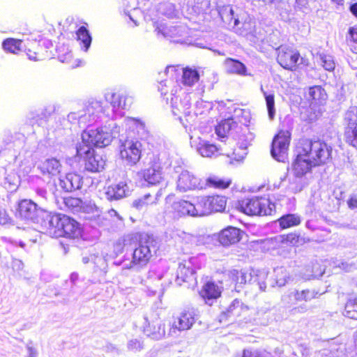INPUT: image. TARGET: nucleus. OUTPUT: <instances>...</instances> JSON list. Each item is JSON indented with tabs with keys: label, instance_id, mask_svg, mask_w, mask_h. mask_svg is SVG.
I'll return each mask as SVG.
<instances>
[{
	"label": "nucleus",
	"instance_id": "nucleus-1",
	"mask_svg": "<svg viewBox=\"0 0 357 357\" xmlns=\"http://www.w3.org/2000/svg\"><path fill=\"white\" fill-rule=\"evenodd\" d=\"M120 127L114 121L96 129L87 128L82 134V145L102 148L108 146L114 138L119 136Z\"/></svg>",
	"mask_w": 357,
	"mask_h": 357
},
{
	"label": "nucleus",
	"instance_id": "nucleus-2",
	"mask_svg": "<svg viewBox=\"0 0 357 357\" xmlns=\"http://www.w3.org/2000/svg\"><path fill=\"white\" fill-rule=\"evenodd\" d=\"M165 74L169 77L170 79L161 81L158 86L162 96H167L169 89L175 84L174 79H177L178 76L182 74V84L186 86H192L199 79V74L195 69L191 68H182L179 66H169L165 69Z\"/></svg>",
	"mask_w": 357,
	"mask_h": 357
},
{
	"label": "nucleus",
	"instance_id": "nucleus-3",
	"mask_svg": "<svg viewBox=\"0 0 357 357\" xmlns=\"http://www.w3.org/2000/svg\"><path fill=\"white\" fill-rule=\"evenodd\" d=\"M300 149H303L315 166L325 164L331 158L333 149L323 141L305 139L302 142Z\"/></svg>",
	"mask_w": 357,
	"mask_h": 357
},
{
	"label": "nucleus",
	"instance_id": "nucleus-4",
	"mask_svg": "<svg viewBox=\"0 0 357 357\" xmlns=\"http://www.w3.org/2000/svg\"><path fill=\"white\" fill-rule=\"evenodd\" d=\"M157 249V242L153 236L148 234L142 235L137 246L133 251L130 264L140 268L146 266Z\"/></svg>",
	"mask_w": 357,
	"mask_h": 357
},
{
	"label": "nucleus",
	"instance_id": "nucleus-5",
	"mask_svg": "<svg viewBox=\"0 0 357 357\" xmlns=\"http://www.w3.org/2000/svg\"><path fill=\"white\" fill-rule=\"evenodd\" d=\"M237 208L248 215H271L275 211V204L263 197L245 198L238 202Z\"/></svg>",
	"mask_w": 357,
	"mask_h": 357
},
{
	"label": "nucleus",
	"instance_id": "nucleus-6",
	"mask_svg": "<svg viewBox=\"0 0 357 357\" xmlns=\"http://www.w3.org/2000/svg\"><path fill=\"white\" fill-rule=\"evenodd\" d=\"M220 15L229 28L234 29L235 31L237 32L241 27L248 29L249 24L246 22L247 14L239 8L225 6L220 10Z\"/></svg>",
	"mask_w": 357,
	"mask_h": 357
},
{
	"label": "nucleus",
	"instance_id": "nucleus-7",
	"mask_svg": "<svg viewBox=\"0 0 357 357\" xmlns=\"http://www.w3.org/2000/svg\"><path fill=\"white\" fill-rule=\"evenodd\" d=\"M170 96L171 98V107L172 113L174 116H178V119L181 121V114H183L185 117L192 118L190 113L191 107V97L189 93H183L182 96L178 98L176 96V94L178 91H181V86L178 84L174 85L172 88H170Z\"/></svg>",
	"mask_w": 357,
	"mask_h": 357
},
{
	"label": "nucleus",
	"instance_id": "nucleus-8",
	"mask_svg": "<svg viewBox=\"0 0 357 357\" xmlns=\"http://www.w3.org/2000/svg\"><path fill=\"white\" fill-rule=\"evenodd\" d=\"M76 149L77 155L84 158L86 170L98 172L104 169L105 160L101 155L96 153L92 147L79 144Z\"/></svg>",
	"mask_w": 357,
	"mask_h": 357
},
{
	"label": "nucleus",
	"instance_id": "nucleus-9",
	"mask_svg": "<svg viewBox=\"0 0 357 357\" xmlns=\"http://www.w3.org/2000/svg\"><path fill=\"white\" fill-rule=\"evenodd\" d=\"M195 313L193 310H184L173 317L170 324L169 333L176 335L177 332L190 330L195 323Z\"/></svg>",
	"mask_w": 357,
	"mask_h": 357
},
{
	"label": "nucleus",
	"instance_id": "nucleus-10",
	"mask_svg": "<svg viewBox=\"0 0 357 357\" xmlns=\"http://www.w3.org/2000/svg\"><path fill=\"white\" fill-rule=\"evenodd\" d=\"M290 141V132L288 130H280L274 137L272 142L271 155L279 162H284L287 159Z\"/></svg>",
	"mask_w": 357,
	"mask_h": 357
},
{
	"label": "nucleus",
	"instance_id": "nucleus-11",
	"mask_svg": "<svg viewBox=\"0 0 357 357\" xmlns=\"http://www.w3.org/2000/svg\"><path fill=\"white\" fill-rule=\"evenodd\" d=\"M61 214H51L44 211L40 222L41 231L53 238L60 237L59 231L61 223Z\"/></svg>",
	"mask_w": 357,
	"mask_h": 357
},
{
	"label": "nucleus",
	"instance_id": "nucleus-12",
	"mask_svg": "<svg viewBox=\"0 0 357 357\" xmlns=\"http://www.w3.org/2000/svg\"><path fill=\"white\" fill-rule=\"evenodd\" d=\"M142 144L139 141L126 140L121 147L120 155L129 165H135L141 158Z\"/></svg>",
	"mask_w": 357,
	"mask_h": 357
},
{
	"label": "nucleus",
	"instance_id": "nucleus-13",
	"mask_svg": "<svg viewBox=\"0 0 357 357\" xmlns=\"http://www.w3.org/2000/svg\"><path fill=\"white\" fill-rule=\"evenodd\" d=\"M299 59L298 52L289 47L281 45L278 50V61L285 69L295 70Z\"/></svg>",
	"mask_w": 357,
	"mask_h": 357
},
{
	"label": "nucleus",
	"instance_id": "nucleus-14",
	"mask_svg": "<svg viewBox=\"0 0 357 357\" xmlns=\"http://www.w3.org/2000/svg\"><path fill=\"white\" fill-rule=\"evenodd\" d=\"M177 188L181 192L202 189L204 184L201 180L188 170H183L179 174L176 181Z\"/></svg>",
	"mask_w": 357,
	"mask_h": 357
},
{
	"label": "nucleus",
	"instance_id": "nucleus-15",
	"mask_svg": "<svg viewBox=\"0 0 357 357\" xmlns=\"http://www.w3.org/2000/svg\"><path fill=\"white\" fill-rule=\"evenodd\" d=\"M44 211L31 200L23 199L18 204L16 214L22 220L34 221Z\"/></svg>",
	"mask_w": 357,
	"mask_h": 357
},
{
	"label": "nucleus",
	"instance_id": "nucleus-16",
	"mask_svg": "<svg viewBox=\"0 0 357 357\" xmlns=\"http://www.w3.org/2000/svg\"><path fill=\"white\" fill-rule=\"evenodd\" d=\"M132 190L131 181L125 179L109 185L106 190L105 195L108 200H118L129 196Z\"/></svg>",
	"mask_w": 357,
	"mask_h": 357
},
{
	"label": "nucleus",
	"instance_id": "nucleus-17",
	"mask_svg": "<svg viewBox=\"0 0 357 357\" xmlns=\"http://www.w3.org/2000/svg\"><path fill=\"white\" fill-rule=\"evenodd\" d=\"M144 333L153 340H160L165 335V324L157 316L151 319L144 317Z\"/></svg>",
	"mask_w": 357,
	"mask_h": 357
},
{
	"label": "nucleus",
	"instance_id": "nucleus-18",
	"mask_svg": "<svg viewBox=\"0 0 357 357\" xmlns=\"http://www.w3.org/2000/svg\"><path fill=\"white\" fill-rule=\"evenodd\" d=\"M314 166L311 160L305 154L302 149L298 147V154L292 164V169L296 177H302L309 172L312 167Z\"/></svg>",
	"mask_w": 357,
	"mask_h": 357
},
{
	"label": "nucleus",
	"instance_id": "nucleus-19",
	"mask_svg": "<svg viewBox=\"0 0 357 357\" xmlns=\"http://www.w3.org/2000/svg\"><path fill=\"white\" fill-rule=\"evenodd\" d=\"M149 184L155 185L162 179V168L158 162H151L148 167L138 173Z\"/></svg>",
	"mask_w": 357,
	"mask_h": 357
},
{
	"label": "nucleus",
	"instance_id": "nucleus-20",
	"mask_svg": "<svg viewBox=\"0 0 357 357\" xmlns=\"http://www.w3.org/2000/svg\"><path fill=\"white\" fill-rule=\"evenodd\" d=\"M105 100L112 107L113 109H126L132 102L130 97H128L124 91H110L105 96Z\"/></svg>",
	"mask_w": 357,
	"mask_h": 357
},
{
	"label": "nucleus",
	"instance_id": "nucleus-21",
	"mask_svg": "<svg viewBox=\"0 0 357 357\" xmlns=\"http://www.w3.org/2000/svg\"><path fill=\"white\" fill-rule=\"evenodd\" d=\"M63 204L65 206L73 213L84 212L86 213H93V217L100 218V211H90L96 209L93 206H85L83 201L77 197H66L63 198Z\"/></svg>",
	"mask_w": 357,
	"mask_h": 357
},
{
	"label": "nucleus",
	"instance_id": "nucleus-22",
	"mask_svg": "<svg viewBox=\"0 0 357 357\" xmlns=\"http://www.w3.org/2000/svg\"><path fill=\"white\" fill-rule=\"evenodd\" d=\"M61 224V226L59 229V231H61V234H60V237L65 236L74 238L79 235V224L74 219L67 215H62Z\"/></svg>",
	"mask_w": 357,
	"mask_h": 357
},
{
	"label": "nucleus",
	"instance_id": "nucleus-23",
	"mask_svg": "<svg viewBox=\"0 0 357 357\" xmlns=\"http://www.w3.org/2000/svg\"><path fill=\"white\" fill-rule=\"evenodd\" d=\"M241 231L234 227L222 229L218 236L219 242L224 246H229L238 243L241 238Z\"/></svg>",
	"mask_w": 357,
	"mask_h": 357
},
{
	"label": "nucleus",
	"instance_id": "nucleus-24",
	"mask_svg": "<svg viewBox=\"0 0 357 357\" xmlns=\"http://www.w3.org/2000/svg\"><path fill=\"white\" fill-rule=\"evenodd\" d=\"M191 144L192 146L195 147L197 152L203 157H212L220 150L215 145L210 144L200 137L195 139L191 137Z\"/></svg>",
	"mask_w": 357,
	"mask_h": 357
},
{
	"label": "nucleus",
	"instance_id": "nucleus-25",
	"mask_svg": "<svg viewBox=\"0 0 357 357\" xmlns=\"http://www.w3.org/2000/svg\"><path fill=\"white\" fill-rule=\"evenodd\" d=\"M250 135L251 136V134ZM251 140V137L248 138V137L245 136V135H242L239 137L238 139V146L233 149L231 151H226L222 154H225L234 160L238 161L241 160L247 155V148Z\"/></svg>",
	"mask_w": 357,
	"mask_h": 357
},
{
	"label": "nucleus",
	"instance_id": "nucleus-26",
	"mask_svg": "<svg viewBox=\"0 0 357 357\" xmlns=\"http://www.w3.org/2000/svg\"><path fill=\"white\" fill-rule=\"evenodd\" d=\"M82 185V178L77 174L68 173L59 179V185L66 192L78 190Z\"/></svg>",
	"mask_w": 357,
	"mask_h": 357
},
{
	"label": "nucleus",
	"instance_id": "nucleus-27",
	"mask_svg": "<svg viewBox=\"0 0 357 357\" xmlns=\"http://www.w3.org/2000/svg\"><path fill=\"white\" fill-rule=\"evenodd\" d=\"M221 291L218 285L214 282H208L205 284L201 291L200 296L204 299L206 304L211 305L213 301L220 296Z\"/></svg>",
	"mask_w": 357,
	"mask_h": 357
},
{
	"label": "nucleus",
	"instance_id": "nucleus-28",
	"mask_svg": "<svg viewBox=\"0 0 357 357\" xmlns=\"http://www.w3.org/2000/svg\"><path fill=\"white\" fill-rule=\"evenodd\" d=\"M67 119L71 123H77L80 128L88 126L96 121V119L89 118V114L84 109L77 112H73L68 114Z\"/></svg>",
	"mask_w": 357,
	"mask_h": 357
},
{
	"label": "nucleus",
	"instance_id": "nucleus-29",
	"mask_svg": "<svg viewBox=\"0 0 357 357\" xmlns=\"http://www.w3.org/2000/svg\"><path fill=\"white\" fill-rule=\"evenodd\" d=\"M195 280V271L190 267V263H180L176 271V282L181 285L184 282H191Z\"/></svg>",
	"mask_w": 357,
	"mask_h": 357
},
{
	"label": "nucleus",
	"instance_id": "nucleus-30",
	"mask_svg": "<svg viewBox=\"0 0 357 357\" xmlns=\"http://www.w3.org/2000/svg\"><path fill=\"white\" fill-rule=\"evenodd\" d=\"M316 293L309 289L298 291L294 290L287 294H284L282 296V301L284 303L288 304V301L291 296L294 298L296 301H308L315 298Z\"/></svg>",
	"mask_w": 357,
	"mask_h": 357
},
{
	"label": "nucleus",
	"instance_id": "nucleus-31",
	"mask_svg": "<svg viewBox=\"0 0 357 357\" xmlns=\"http://www.w3.org/2000/svg\"><path fill=\"white\" fill-rule=\"evenodd\" d=\"M192 204L195 217H202L211 214L208 197H198Z\"/></svg>",
	"mask_w": 357,
	"mask_h": 357
},
{
	"label": "nucleus",
	"instance_id": "nucleus-32",
	"mask_svg": "<svg viewBox=\"0 0 357 357\" xmlns=\"http://www.w3.org/2000/svg\"><path fill=\"white\" fill-rule=\"evenodd\" d=\"M43 174L56 176L60 173L61 165L55 158L45 160L39 167Z\"/></svg>",
	"mask_w": 357,
	"mask_h": 357
},
{
	"label": "nucleus",
	"instance_id": "nucleus-33",
	"mask_svg": "<svg viewBox=\"0 0 357 357\" xmlns=\"http://www.w3.org/2000/svg\"><path fill=\"white\" fill-rule=\"evenodd\" d=\"M273 280L270 282V285L274 287L275 285L281 287H284L290 279V276L286 268L284 267H277L273 271Z\"/></svg>",
	"mask_w": 357,
	"mask_h": 357
},
{
	"label": "nucleus",
	"instance_id": "nucleus-34",
	"mask_svg": "<svg viewBox=\"0 0 357 357\" xmlns=\"http://www.w3.org/2000/svg\"><path fill=\"white\" fill-rule=\"evenodd\" d=\"M172 208L177 212L178 215H189L195 217L193 204L188 201L179 200L174 202L172 204Z\"/></svg>",
	"mask_w": 357,
	"mask_h": 357
},
{
	"label": "nucleus",
	"instance_id": "nucleus-35",
	"mask_svg": "<svg viewBox=\"0 0 357 357\" xmlns=\"http://www.w3.org/2000/svg\"><path fill=\"white\" fill-rule=\"evenodd\" d=\"M83 109L89 114V119L91 117L92 119H96V121L103 112L102 102L96 100L89 101Z\"/></svg>",
	"mask_w": 357,
	"mask_h": 357
},
{
	"label": "nucleus",
	"instance_id": "nucleus-36",
	"mask_svg": "<svg viewBox=\"0 0 357 357\" xmlns=\"http://www.w3.org/2000/svg\"><path fill=\"white\" fill-rule=\"evenodd\" d=\"M344 315L348 318L357 319V296L350 294L347 300Z\"/></svg>",
	"mask_w": 357,
	"mask_h": 357
},
{
	"label": "nucleus",
	"instance_id": "nucleus-37",
	"mask_svg": "<svg viewBox=\"0 0 357 357\" xmlns=\"http://www.w3.org/2000/svg\"><path fill=\"white\" fill-rule=\"evenodd\" d=\"M155 31L165 38H173L181 36V28L175 26H167L162 23L156 26Z\"/></svg>",
	"mask_w": 357,
	"mask_h": 357
},
{
	"label": "nucleus",
	"instance_id": "nucleus-38",
	"mask_svg": "<svg viewBox=\"0 0 357 357\" xmlns=\"http://www.w3.org/2000/svg\"><path fill=\"white\" fill-rule=\"evenodd\" d=\"M159 195L157 194L153 197L151 194L148 193L144 196L133 201L132 206L137 210H142L149 205L156 204L158 200Z\"/></svg>",
	"mask_w": 357,
	"mask_h": 357
},
{
	"label": "nucleus",
	"instance_id": "nucleus-39",
	"mask_svg": "<svg viewBox=\"0 0 357 357\" xmlns=\"http://www.w3.org/2000/svg\"><path fill=\"white\" fill-rule=\"evenodd\" d=\"M225 66L228 73L241 75H245L246 68L245 65L237 60L227 59L225 61Z\"/></svg>",
	"mask_w": 357,
	"mask_h": 357
},
{
	"label": "nucleus",
	"instance_id": "nucleus-40",
	"mask_svg": "<svg viewBox=\"0 0 357 357\" xmlns=\"http://www.w3.org/2000/svg\"><path fill=\"white\" fill-rule=\"evenodd\" d=\"M211 213L223 211L226 207L227 199L224 196L215 195L208 197Z\"/></svg>",
	"mask_w": 357,
	"mask_h": 357
},
{
	"label": "nucleus",
	"instance_id": "nucleus-41",
	"mask_svg": "<svg viewBox=\"0 0 357 357\" xmlns=\"http://www.w3.org/2000/svg\"><path fill=\"white\" fill-rule=\"evenodd\" d=\"M236 126L232 119H225L215 127V132L220 138H225Z\"/></svg>",
	"mask_w": 357,
	"mask_h": 357
},
{
	"label": "nucleus",
	"instance_id": "nucleus-42",
	"mask_svg": "<svg viewBox=\"0 0 357 357\" xmlns=\"http://www.w3.org/2000/svg\"><path fill=\"white\" fill-rule=\"evenodd\" d=\"M231 183L229 178H224L215 175L208 176L206 181L208 186L218 189H226Z\"/></svg>",
	"mask_w": 357,
	"mask_h": 357
},
{
	"label": "nucleus",
	"instance_id": "nucleus-43",
	"mask_svg": "<svg viewBox=\"0 0 357 357\" xmlns=\"http://www.w3.org/2000/svg\"><path fill=\"white\" fill-rule=\"evenodd\" d=\"M343 123L344 130L351 129L357 127V107H351L345 112L344 116Z\"/></svg>",
	"mask_w": 357,
	"mask_h": 357
},
{
	"label": "nucleus",
	"instance_id": "nucleus-44",
	"mask_svg": "<svg viewBox=\"0 0 357 357\" xmlns=\"http://www.w3.org/2000/svg\"><path fill=\"white\" fill-rule=\"evenodd\" d=\"M268 278V272L265 270H252V282L256 283L261 291H264L266 288V280Z\"/></svg>",
	"mask_w": 357,
	"mask_h": 357
},
{
	"label": "nucleus",
	"instance_id": "nucleus-45",
	"mask_svg": "<svg viewBox=\"0 0 357 357\" xmlns=\"http://www.w3.org/2000/svg\"><path fill=\"white\" fill-rule=\"evenodd\" d=\"M77 37L82 49L86 52L91 43V37L89 31L86 27L81 26L77 31Z\"/></svg>",
	"mask_w": 357,
	"mask_h": 357
},
{
	"label": "nucleus",
	"instance_id": "nucleus-46",
	"mask_svg": "<svg viewBox=\"0 0 357 357\" xmlns=\"http://www.w3.org/2000/svg\"><path fill=\"white\" fill-rule=\"evenodd\" d=\"M278 221L282 229H287L298 225L301 218L296 214H287L282 216Z\"/></svg>",
	"mask_w": 357,
	"mask_h": 357
},
{
	"label": "nucleus",
	"instance_id": "nucleus-47",
	"mask_svg": "<svg viewBox=\"0 0 357 357\" xmlns=\"http://www.w3.org/2000/svg\"><path fill=\"white\" fill-rule=\"evenodd\" d=\"M22 41L21 40H16L14 38H8L3 43V47L5 51L17 54L22 50Z\"/></svg>",
	"mask_w": 357,
	"mask_h": 357
},
{
	"label": "nucleus",
	"instance_id": "nucleus-48",
	"mask_svg": "<svg viewBox=\"0 0 357 357\" xmlns=\"http://www.w3.org/2000/svg\"><path fill=\"white\" fill-rule=\"evenodd\" d=\"M231 278L238 284H245L247 282H252V270L250 272L243 271L233 270L231 272Z\"/></svg>",
	"mask_w": 357,
	"mask_h": 357
},
{
	"label": "nucleus",
	"instance_id": "nucleus-49",
	"mask_svg": "<svg viewBox=\"0 0 357 357\" xmlns=\"http://www.w3.org/2000/svg\"><path fill=\"white\" fill-rule=\"evenodd\" d=\"M261 90L265 97L268 117L272 120L274 119L275 114L274 95L272 93L268 94L264 91L262 86L261 87Z\"/></svg>",
	"mask_w": 357,
	"mask_h": 357
},
{
	"label": "nucleus",
	"instance_id": "nucleus-50",
	"mask_svg": "<svg viewBox=\"0 0 357 357\" xmlns=\"http://www.w3.org/2000/svg\"><path fill=\"white\" fill-rule=\"evenodd\" d=\"M317 62L321 65L325 70L331 71L335 68V62L331 55L320 54L317 56Z\"/></svg>",
	"mask_w": 357,
	"mask_h": 357
},
{
	"label": "nucleus",
	"instance_id": "nucleus-51",
	"mask_svg": "<svg viewBox=\"0 0 357 357\" xmlns=\"http://www.w3.org/2000/svg\"><path fill=\"white\" fill-rule=\"evenodd\" d=\"M159 11L168 18H174L177 15L175 6L172 3H161L159 6Z\"/></svg>",
	"mask_w": 357,
	"mask_h": 357
},
{
	"label": "nucleus",
	"instance_id": "nucleus-52",
	"mask_svg": "<svg viewBox=\"0 0 357 357\" xmlns=\"http://www.w3.org/2000/svg\"><path fill=\"white\" fill-rule=\"evenodd\" d=\"M309 96L314 100L321 101L325 100L326 94L321 86H314L309 89Z\"/></svg>",
	"mask_w": 357,
	"mask_h": 357
},
{
	"label": "nucleus",
	"instance_id": "nucleus-53",
	"mask_svg": "<svg viewBox=\"0 0 357 357\" xmlns=\"http://www.w3.org/2000/svg\"><path fill=\"white\" fill-rule=\"evenodd\" d=\"M344 136L348 144L357 148V126L344 130Z\"/></svg>",
	"mask_w": 357,
	"mask_h": 357
},
{
	"label": "nucleus",
	"instance_id": "nucleus-54",
	"mask_svg": "<svg viewBox=\"0 0 357 357\" xmlns=\"http://www.w3.org/2000/svg\"><path fill=\"white\" fill-rule=\"evenodd\" d=\"M241 310V303L239 300L235 299L233 301L231 304L229 305L225 314L227 316L230 315H238Z\"/></svg>",
	"mask_w": 357,
	"mask_h": 357
},
{
	"label": "nucleus",
	"instance_id": "nucleus-55",
	"mask_svg": "<svg viewBox=\"0 0 357 357\" xmlns=\"http://www.w3.org/2000/svg\"><path fill=\"white\" fill-rule=\"evenodd\" d=\"M242 357H272L271 354L266 351L257 350H244Z\"/></svg>",
	"mask_w": 357,
	"mask_h": 357
},
{
	"label": "nucleus",
	"instance_id": "nucleus-56",
	"mask_svg": "<svg viewBox=\"0 0 357 357\" xmlns=\"http://www.w3.org/2000/svg\"><path fill=\"white\" fill-rule=\"evenodd\" d=\"M127 347L131 351H139L143 349V342L140 339H132L128 341Z\"/></svg>",
	"mask_w": 357,
	"mask_h": 357
},
{
	"label": "nucleus",
	"instance_id": "nucleus-57",
	"mask_svg": "<svg viewBox=\"0 0 357 357\" xmlns=\"http://www.w3.org/2000/svg\"><path fill=\"white\" fill-rule=\"evenodd\" d=\"M339 267L345 271L349 272L357 268L356 263L342 262Z\"/></svg>",
	"mask_w": 357,
	"mask_h": 357
},
{
	"label": "nucleus",
	"instance_id": "nucleus-58",
	"mask_svg": "<svg viewBox=\"0 0 357 357\" xmlns=\"http://www.w3.org/2000/svg\"><path fill=\"white\" fill-rule=\"evenodd\" d=\"M10 218L6 211H0V225H4L9 223Z\"/></svg>",
	"mask_w": 357,
	"mask_h": 357
},
{
	"label": "nucleus",
	"instance_id": "nucleus-59",
	"mask_svg": "<svg viewBox=\"0 0 357 357\" xmlns=\"http://www.w3.org/2000/svg\"><path fill=\"white\" fill-rule=\"evenodd\" d=\"M124 5L127 10H135L138 6L137 0H125Z\"/></svg>",
	"mask_w": 357,
	"mask_h": 357
},
{
	"label": "nucleus",
	"instance_id": "nucleus-60",
	"mask_svg": "<svg viewBox=\"0 0 357 357\" xmlns=\"http://www.w3.org/2000/svg\"><path fill=\"white\" fill-rule=\"evenodd\" d=\"M307 311V307L304 305H299L292 308L290 311L291 314H296L297 313H304Z\"/></svg>",
	"mask_w": 357,
	"mask_h": 357
},
{
	"label": "nucleus",
	"instance_id": "nucleus-61",
	"mask_svg": "<svg viewBox=\"0 0 357 357\" xmlns=\"http://www.w3.org/2000/svg\"><path fill=\"white\" fill-rule=\"evenodd\" d=\"M310 0H296V6L301 8H307L309 5Z\"/></svg>",
	"mask_w": 357,
	"mask_h": 357
},
{
	"label": "nucleus",
	"instance_id": "nucleus-62",
	"mask_svg": "<svg viewBox=\"0 0 357 357\" xmlns=\"http://www.w3.org/2000/svg\"><path fill=\"white\" fill-rule=\"evenodd\" d=\"M347 204L349 207L351 209H354L357 208V198L355 197H351L348 201Z\"/></svg>",
	"mask_w": 357,
	"mask_h": 357
},
{
	"label": "nucleus",
	"instance_id": "nucleus-63",
	"mask_svg": "<svg viewBox=\"0 0 357 357\" xmlns=\"http://www.w3.org/2000/svg\"><path fill=\"white\" fill-rule=\"evenodd\" d=\"M94 264L101 268L105 265V260L101 257H96L94 259Z\"/></svg>",
	"mask_w": 357,
	"mask_h": 357
},
{
	"label": "nucleus",
	"instance_id": "nucleus-64",
	"mask_svg": "<svg viewBox=\"0 0 357 357\" xmlns=\"http://www.w3.org/2000/svg\"><path fill=\"white\" fill-rule=\"evenodd\" d=\"M26 348L29 352V357H37L38 352L35 348L30 346L29 344L27 345Z\"/></svg>",
	"mask_w": 357,
	"mask_h": 357
}]
</instances>
